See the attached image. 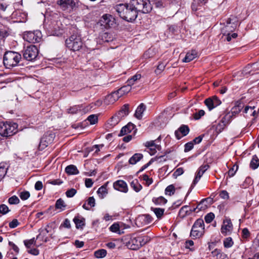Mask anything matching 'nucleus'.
Wrapping results in <instances>:
<instances>
[{"label":"nucleus","mask_w":259,"mask_h":259,"mask_svg":"<svg viewBox=\"0 0 259 259\" xmlns=\"http://www.w3.org/2000/svg\"><path fill=\"white\" fill-rule=\"evenodd\" d=\"M119 16L127 22H133L138 16V12L129 4H120L115 7Z\"/></svg>","instance_id":"1"},{"label":"nucleus","mask_w":259,"mask_h":259,"mask_svg":"<svg viewBox=\"0 0 259 259\" xmlns=\"http://www.w3.org/2000/svg\"><path fill=\"white\" fill-rule=\"evenodd\" d=\"M21 59V55L19 53L13 51H8L4 55L3 62L7 68H10L17 66Z\"/></svg>","instance_id":"2"},{"label":"nucleus","mask_w":259,"mask_h":259,"mask_svg":"<svg viewBox=\"0 0 259 259\" xmlns=\"http://www.w3.org/2000/svg\"><path fill=\"white\" fill-rule=\"evenodd\" d=\"M131 90V86L128 83L126 85H124L119 89L115 92L112 93L108 95L105 101L106 104H113L117 101L120 97L125 94L128 93Z\"/></svg>","instance_id":"3"},{"label":"nucleus","mask_w":259,"mask_h":259,"mask_svg":"<svg viewBox=\"0 0 259 259\" xmlns=\"http://www.w3.org/2000/svg\"><path fill=\"white\" fill-rule=\"evenodd\" d=\"M130 3L137 12L146 14L152 10V6L149 0H131Z\"/></svg>","instance_id":"4"},{"label":"nucleus","mask_w":259,"mask_h":259,"mask_svg":"<svg viewBox=\"0 0 259 259\" xmlns=\"http://www.w3.org/2000/svg\"><path fill=\"white\" fill-rule=\"evenodd\" d=\"M204 233V224L201 219H197L193 224L190 232V236L193 239L199 238Z\"/></svg>","instance_id":"5"},{"label":"nucleus","mask_w":259,"mask_h":259,"mask_svg":"<svg viewBox=\"0 0 259 259\" xmlns=\"http://www.w3.org/2000/svg\"><path fill=\"white\" fill-rule=\"evenodd\" d=\"M66 45L70 49L76 51L79 50L82 47V42L79 36L72 35L66 40Z\"/></svg>","instance_id":"6"},{"label":"nucleus","mask_w":259,"mask_h":259,"mask_svg":"<svg viewBox=\"0 0 259 259\" xmlns=\"http://www.w3.org/2000/svg\"><path fill=\"white\" fill-rule=\"evenodd\" d=\"M55 135L52 131H48L41 138L39 144V149L42 150L52 143L55 139Z\"/></svg>","instance_id":"7"},{"label":"nucleus","mask_w":259,"mask_h":259,"mask_svg":"<svg viewBox=\"0 0 259 259\" xmlns=\"http://www.w3.org/2000/svg\"><path fill=\"white\" fill-rule=\"evenodd\" d=\"M57 4L62 11H65L69 10L73 11L78 8V3L74 0H58Z\"/></svg>","instance_id":"8"},{"label":"nucleus","mask_w":259,"mask_h":259,"mask_svg":"<svg viewBox=\"0 0 259 259\" xmlns=\"http://www.w3.org/2000/svg\"><path fill=\"white\" fill-rule=\"evenodd\" d=\"M41 37V33L39 30L26 32L23 35V39L30 43L39 42Z\"/></svg>","instance_id":"9"},{"label":"nucleus","mask_w":259,"mask_h":259,"mask_svg":"<svg viewBox=\"0 0 259 259\" xmlns=\"http://www.w3.org/2000/svg\"><path fill=\"white\" fill-rule=\"evenodd\" d=\"M38 54L37 48L33 45L27 47L23 51V56L25 59L32 61L36 59Z\"/></svg>","instance_id":"10"},{"label":"nucleus","mask_w":259,"mask_h":259,"mask_svg":"<svg viewBox=\"0 0 259 259\" xmlns=\"http://www.w3.org/2000/svg\"><path fill=\"white\" fill-rule=\"evenodd\" d=\"M99 23L106 28L114 27L116 25L115 19L112 16L108 14L104 15Z\"/></svg>","instance_id":"11"},{"label":"nucleus","mask_w":259,"mask_h":259,"mask_svg":"<svg viewBox=\"0 0 259 259\" xmlns=\"http://www.w3.org/2000/svg\"><path fill=\"white\" fill-rule=\"evenodd\" d=\"M236 18L235 17L229 18L227 21V24L222 29V33L225 35L233 32L236 27Z\"/></svg>","instance_id":"12"},{"label":"nucleus","mask_w":259,"mask_h":259,"mask_svg":"<svg viewBox=\"0 0 259 259\" xmlns=\"http://www.w3.org/2000/svg\"><path fill=\"white\" fill-rule=\"evenodd\" d=\"M233 230V226L231 220L229 218H226L223 222L221 227V232L224 236L230 235Z\"/></svg>","instance_id":"13"},{"label":"nucleus","mask_w":259,"mask_h":259,"mask_svg":"<svg viewBox=\"0 0 259 259\" xmlns=\"http://www.w3.org/2000/svg\"><path fill=\"white\" fill-rule=\"evenodd\" d=\"M231 118L230 114H227L222 119V120L219 122H215L212 126L213 130H224L227 127V124H229V120Z\"/></svg>","instance_id":"14"},{"label":"nucleus","mask_w":259,"mask_h":259,"mask_svg":"<svg viewBox=\"0 0 259 259\" xmlns=\"http://www.w3.org/2000/svg\"><path fill=\"white\" fill-rule=\"evenodd\" d=\"M204 103L209 110H211L220 105L221 104V101L217 96H214L206 99L204 101Z\"/></svg>","instance_id":"15"},{"label":"nucleus","mask_w":259,"mask_h":259,"mask_svg":"<svg viewBox=\"0 0 259 259\" xmlns=\"http://www.w3.org/2000/svg\"><path fill=\"white\" fill-rule=\"evenodd\" d=\"M53 224H48L45 228H41L39 229V234L37 236L36 238H41L42 240H44L45 242L48 241V238L46 237L47 234L51 232L53 229Z\"/></svg>","instance_id":"16"},{"label":"nucleus","mask_w":259,"mask_h":259,"mask_svg":"<svg viewBox=\"0 0 259 259\" xmlns=\"http://www.w3.org/2000/svg\"><path fill=\"white\" fill-rule=\"evenodd\" d=\"M209 167L208 164L202 165L198 168L195 178L193 180L192 185H195L199 181L205 171Z\"/></svg>","instance_id":"17"},{"label":"nucleus","mask_w":259,"mask_h":259,"mask_svg":"<svg viewBox=\"0 0 259 259\" xmlns=\"http://www.w3.org/2000/svg\"><path fill=\"white\" fill-rule=\"evenodd\" d=\"M114 188L119 191L126 193L128 191L127 185L123 180H118L113 184Z\"/></svg>","instance_id":"18"},{"label":"nucleus","mask_w":259,"mask_h":259,"mask_svg":"<svg viewBox=\"0 0 259 259\" xmlns=\"http://www.w3.org/2000/svg\"><path fill=\"white\" fill-rule=\"evenodd\" d=\"M18 124L11 121H0V130H16Z\"/></svg>","instance_id":"19"},{"label":"nucleus","mask_w":259,"mask_h":259,"mask_svg":"<svg viewBox=\"0 0 259 259\" xmlns=\"http://www.w3.org/2000/svg\"><path fill=\"white\" fill-rule=\"evenodd\" d=\"M127 246L132 250H137L142 247L138 237L132 238L128 242Z\"/></svg>","instance_id":"20"},{"label":"nucleus","mask_w":259,"mask_h":259,"mask_svg":"<svg viewBox=\"0 0 259 259\" xmlns=\"http://www.w3.org/2000/svg\"><path fill=\"white\" fill-rule=\"evenodd\" d=\"M167 119L165 117H164V115H160L158 119H157L154 122V128H163L164 127V125L166 123Z\"/></svg>","instance_id":"21"},{"label":"nucleus","mask_w":259,"mask_h":259,"mask_svg":"<svg viewBox=\"0 0 259 259\" xmlns=\"http://www.w3.org/2000/svg\"><path fill=\"white\" fill-rule=\"evenodd\" d=\"M129 113V105L124 104L121 109L115 115L120 120L123 117L127 116Z\"/></svg>","instance_id":"22"},{"label":"nucleus","mask_w":259,"mask_h":259,"mask_svg":"<svg viewBox=\"0 0 259 259\" xmlns=\"http://www.w3.org/2000/svg\"><path fill=\"white\" fill-rule=\"evenodd\" d=\"M73 222L75 224L77 229H82L85 226V219L80 215L75 216L73 220Z\"/></svg>","instance_id":"23"},{"label":"nucleus","mask_w":259,"mask_h":259,"mask_svg":"<svg viewBox=\"0 0 259 259\" xmlns=\"http://www.w3.org/2000/svg\"><path fill=\"white\" fill-rule=\"evenodd\" d=\"M89 122L90 123V124H95L98 122V116L95 114H92L89 116L84 122L80 123V127L81 128H85L86 124Z\"/></svg>","instance_id":"24"},{"label":"nucleus","mask_w":259,"mask_h":259,"mask_svg":"<svg viewBox=\"0 0 259 259\" xmlns=\"http://www.w3.org/2000/svg\"><path fill=\"white\" fill-rule=\"evenodd\" d=\"M61 26H62V24L60 21H54L49 25V28L52 31L53 34L56 35L58 31L60 30Z\"/></svg>","instance_id":"25"},{"label":"nucleus","mask_w":259,"mask_h":259,"mask_svg":"<svg viewBox=\"0 0 259 259\" xmlns=\"http://www.w3.org/2000/svg\"><path fill=\"white\" fill-rule=\"evenodd\" d=\"M198 56V53L195 50H192L190 52H188L185 57L183 59L184 62H189L192 61Z\"/></svg>","instance_id":"26"},{"label":"nucleus","mask_w":259,"mask_h":259,"mask_svg":"<svg viewBox=\"0 0 259 259\" xmlns=\"http://www.w3.org/2000/svg\"><path fill=\"white\" fill-rule=\"evenodd\" d=\"M120 121L119 118L115 115L113 116L107 122L106 127L108 128H113Z\"/></svg>","instance_id":"27"},{"label":"nucleus","mask_w":259,"mask_h":259,"mask_svg":"<svg viewBox=\"0 0 259 259\" xmlns=\"http://www.w3.org/2000/svg\"><path fill=\"white\" fill-rule=\"evenodd\" d=\"M143 158V155L142 153H137L134 154L129 159L128 162L130 164H135L140 161Z\"/></svg>","instance_id":"28"},{"label":"nucleus","mask_w":259,"mask_h":259,"mask_svg":"<svg viewBox=\"0 0 259 259\" xmlns=\"http://www.w3.org/2000/svg\"><path fill=\"white\" fill-rule=\"evenodd\" d=\"M145 105L143 103H141L137 107L135 113V116L139 119L142 118L143 112L145 111Z\"/></svg>","instance_id":"29"},{"label":"nucleus","mask_w":259,"mask_h":259,"mask_svg":"<svg viewBox=\"0 0 259 259\" xmlns=\"http://www.w3.org/2000/svg\"><path fill=\"white\" fill-rule=\"evenodd\" d=\"M152 217L149 214H143L139 216L137 219V221H143L144 225L149 224L152 222Z\"/></svg>","instance_id":"30"},{"label":"nucleus","mask_w":259,"mask_h":259,"mask_svg":"<svg viewBox=\"0 0 259 259\" xmlns=\"http://www.w3.org/2000/svg\"><path fill=\"white\" fill-rule=\"evenodd\" d=\"M65 172L68 175H76L79 174V171L76 166L72 164L66 166L65 168Z\"/></svg>","instance_id":"31"},{"label":"nucleus","mask_w":259,"mask_h":259,"mask_svg":"<svg viewBox=\"0 0 259 259\" xmlns=\"http://www.w3.org/2000/svg\"><path fill=\"white\" fill-rule=\"evenodd\" d=\"M114 38L113 35L111 33L105 32L101 35V39L104 42L112 41Z\"/></svg>","instance_id":"32"},{"label":"nucleus","mask_w":259,"mask_h":259,"mask_svg":"<svg viewBox=\"0 0 259 259\" xmlns=\"http://www.w3.org/2000/svg\"><path fill=\"white\" fill-rule=\"evenodd\" d=\"M259 166V159L256 155H254L252 156V159L250 163V167L252 169H256Z\"/></svg>","instance_id":"33"},{"label":"nucleus","mask_w":259,"mask_h":259,"mask_svg":"<svg viewBox=\"0 0 259 259\" xmlns=\"http://www.w3.org/2000/svg\"><path fill=\"white\" fill-rule=\"evenodd\" d=\"M189 206L185 205L181 208L179 210V215L182 218H184L186 215H190V212L188 209Z\"/></svg>","instance_id":"34"},{"label":"nucleus","mask_w":259,"mask_h":259,"mask_svg":"<svg viewBox=\"0 0 259 259\" xmlns=\"http://www.w3.org/2000/svg\"><path fill=\"white\" fill-rule=\"evenodd\" d=\"M131 186L137 192H139L142 188L137 180L133 181L131 183Z\"/></svg>","instance_id":"35"},{"label":"nucleus","mask_w":259,"mask_h":259,"mask_svg":"<svg viewBox=\"0 0 259 259\" xmlns=\"http://www.w3.org/2000/svg\"><path fill=\"white\" fill-rule=\"evenodd\" d=\"M151 209L154 212L157 218L159 219H161L164 212V209L161 208H151Z\"/></svg>","instance_id":"36"},{"label":"nucleus","mask_w":259,"mask_h":259,"mask_svg":"<svg viewBox=\"0 0 259 259\" xmlns=\"http://www.w3.org/2000/svg\"><path fill=\"white\" fill-rule=\"evenodd\" d=\"M66 205L65 204L64 200L61 198H59L56 201L55 204V207L57 209H60L61 210H64Z\"/></svg>","instance_id":"37"},{"label":"nucleus","mask_w":259,"mask_h":259,"mask_svg":"<svg viewBox=\"0 0 259 259\" xmlns=\"http://www.w3.org/2000/svg\"><path fill=\"white\" fill-rule=\"evenodd\" d=\"M141 77L140 74H136V75L132 76L131 78L128 79L127 81V83L132 86L135 82L139 80Z\"/></svg>","instance_id":"38"},{"label":"nucleus","mask_w":259,"mask_h":259,"mask_svg":"<svg viewBox=\"0 0 259 259\" xmlns=\"http://www.w3.org/2000/svg\"><path fill=\"white\" fill-rule=\"evenodd\" d=\"M223 244L225 248H230L233 245L234 242L232 238L229 237L224 240Z\"/></svg>","instance_id":"39"},{"label":"nucleus","mask_w":259,"mask_h":259,"mask_svg":"<svg viewBox=\"0 0 259 259\" xmlns=\"http://www.w3.org/2000/svg\"><path fill=\"white\" fill-rule=\"evenodd\" d=\"M153 202L157 205L164 204L167 202V200L162 196L153 199Z\"/></svg>","instance_id":"40"},{"label":"nucleus","mask_w":259,"mask_h":259,"mask_svg":"<svg viewBox=\"0 0 259 259\" xmlns=\"http://www.w3.org/2000/svg\"><path fill=\"white\" fill-rule=\"evenodd\" d=\"M107 251L105 249H101L96 251L94 255L97 258H103L106 256Z\"/></svg>","instance_id":"41"},{"label":"nucleus","mask_w":259,"mask_h":259,"mask_svg":"<svg viewBox=\"0 0 259 259\" xmlns=\"http://www.w3.org/2000/svg\"><path fill=\"white\" fill-rule=\"evenodd\" d=\"M254 106H246L244 109V112L246 113L250 114V115L253 116H256L257 113L255 110H254Z\"/></svg>","instance_id":"42"},{"label":"nucleus","mask_w":259,"mask_h":259,"mask_svg":"<svg viewBox=\"0 0 259 259\" xmlns=\"http://www.w3.org/2000/svg\"><path fill=\"white\" fill-rule=\"evenodd\" d=\"M189 131H175V136L177 139H180L182 137L186 136Z\"/></svg>","instance_id":"43"},{"label":"nucleus","mask_w":259,"mask_h":259,"mask_svg":"<svg viewBox=\"0 0 259 259\" xmlns=\"http://www.w3.org/2000/svg\"><path fill=\"white\" fill-rule=\"evenodd\" d=\"M138 237L142 246L149 242L151 240V238L148 236H138Z\"/></svg>","instance_id":"44"},{"label":"nucleus","mask_w":259,"mask_h":259,"mask_svg":"<svg viewBox=\"0 0 259 259\" xmlns=\"http://www.w3.org/2000/svg\"><path fill=\"white\" fill-rule=\"evenodd\" d=\"M175 191V188L174 185H170L168 186L165 190V193L166 195H168L169 196H171V195L174 194Z\"/></svg>","instance_id":"45"},{"label":"nucleus","mask_w":259,"mask_h":259,"mask_svg":"<svg viewBox=\"0 0 259 259\" xmlns=\"http://www.w3.org/2000/svg\"><path fill=\"white\" fill-rule=\"evenodd\" d=\"M97 193L99 194L101 198H103L104 196L107 193L106 188L104 186H101L98 189Z\"/></svg>","instance_id":"46"},{"label":"nucleus","mask_w":259,"mask_h":259,"mask_svg":"<svg viewBox=\"0 0 259 259\" xmlns=\"http://www.w3.org/2000/svg\"><path fill=\"white\" fill-rule=\"evenodd\" d=\"M16 132H13V131H0V135L4 137H9L14 134Z\"/></svg>","instance_id":"47"},{"label":"nucleus","mask_w":259,"mask_h":259,"mask_svg":"<svg viewBox=\"0 0 259 259\" xmlns=\"http://www.w3.org/2000/svg\"><path fill=\"white\" fill-rule=\"evenodd\" d=\"M8 202L10 204H17L20 202V200L17 196L14 195L9 198Z\"/></svg>","instance_id":"48"},{"label":"nucleus","mask_w":259,"mask_h":259,"mask_svg":"<svg viewBox=\"0 0 259 259\" xmlns=\"http://www.w3.org/2000/svg\"><path fill=\"white\" fill-rule=\"evenodd\" d=\"M8 35V32L6 29L0 24V40L7 36Z\"/></svg>","instance_id":"49"},{"label":"nucleus","mask_w":259,"mask_h":259,"mask_svg":"<svg viewBox=\"0 0 259 259\" xmlns=\"http://www.w3.org/2000/svg\"><path fill=\"white\" fill-rule=\"evenodd\" d=\"M36 243V240L34 238H33L29 240H25L24 241V244L25 246L27 248H30L31 246L33 244H35Z\"/></svg>","instance_id":"50"},{"label":"nucleus","mask_w":259,"mask_h":259,"mask_svg":"<svg viewBox=\"0 0 259 259\" xmlns=\"http://www.w3.org/2000/svg\"><path fill=\"white\" fill-rule=\"evenodd\" d=\"M214 218V213L212 212H209L205 216L204 220L206 223H210L212 221Z\"/></svg>","instance_id":"51"},{"label":"nucleus","mask_w":259,"mask_h":259,"mask_svg":"<svg viewBox=\"0 0 259 259\" xmlns=\"http://www.w3.org/2000/svg\"><path fill=\"white\" fill-rule=\"evenodd\" d=\"M19 197L23 200H26L30 197V193L27 191H24L19 193Z\"/></svg>","instance_id":"52"},{"label":"nucleus","mask_w":259,"mask_h":259,"mask_svg":"<svg viewBox=\"0 0 259 259\" xmlns=\"http://www.w3.org/2000/svg\"><path fill=\"white\" fill-rule=\"evenodd\" d=\"M241 108H242L241 106H239V105L236 106L232 109L231 115L230 113H229L228 114H230L231 115V117L232 116H234V115H236V114H238V113H239L241 111Z\"/></svg>","instance_id":"53"},{"label":"nucleus","mask_w":259,"mask_h":259,"mask_svg":"<svg viewBox=\"0 0 259 259\" xmlns=\"http://www.w3.org/2000/svg\"><path fill=\"white\" fill-rule=\"evenodd\" d=\"M165 66V64L162 63H159L157 66L156 69L155 70V73L157 74H160L164 69Z\"/></svg>","instance_id":"54"},{"label":"nucleus","mask_w":259,"mask_h":259,"mask_svg":"<svg viewBox=\"0 0 259 259\" xmlns=\"http://www.w3.org/2000/svg\"><path fill=\"white\" fill-rule=\"evenodd\" d=\"M10 211L8 207L5 204L0 205V213L2 214H6Z\"/></svg>","instance_id":"55"},{"label":"nucleus","mask_w":259,"mask_h":259,"mask_svg":"<svg viewBox=\"0 0 259 259\" xmlns=\"http://www.w3.org/2000/svg\"><path fill=\"white\" fill-rule=\"evenodd\" d=\"M205 114V112L203 110H200L198 112L193 114L194 118L196 120L200 119Z\"/></svg>","instance_id":"56"},{"label":"nucleus","mask_w":259,"mask_h":259,"mask_svg":"<svg viewBox=\"0 0 259 259\" xmlns=\"http://www.w3.org/2000/svg\"><path fill=\"white\" fill-rule=\"evenodd\" d=\"M193 147H194V143H193V142L191 141V142H188L185 145L184 151L185 152H189L193 148Z\"/></svg>","instance_id":"57"},{"label":"nucleus","mask_w":259,"mask_h":259,"mask_svg":"<svg viewBox=\"0 0 259 259\" xmlns=\"http://www.w3.org/2000/svg\"><path fill=\"white\" fill-rule=\"evenodd\" d=\"M238 169V166L237 165H234L233 166V167L229 169V170L228 171V176L230 177H233L235 175L236 171Z\"/></svg>","instance_id":"58"},{"label":"nucleus","mask_w":259,"mask_h":259,"mask_svg":"<svg viewBox=\"0 0 259 259\" xmlns=\"http://www.w3.org/2000/svg\"><path fill=\"white\" fill-rule=\"evenodd\" d=\"M184 173L183 168L180 167L177 168L173 173V176L175 178H177L178 177L182 175Z\"/></svg>","instance_id":"59"},{"label":"nucleus","mask_w":259,"mask_h":259,"mask_svg":"<svg viewBox=\"0 0 259 259\" xmlns=\"http://www.w3.org/2000/svg\"><path fill=\"white\" fill-rule=\"evenodd\" d=\"M88 205L91 208L95 206V199L94 197H90L87 200Z\"/></svg>","instance_id":"60"},{"label":"nucleus","mask_w":259,"mask_h":259,"mask_svg":"<svg viewBox=\"0 0 259 259\" xmlns=\"http://www.w3.org/2000/svg\"><path fill=\"white\" fill-rule=\"evenodd\" d=\"M76 192L75 189L71 188L66 192V195L67 197H72L76 193Z\"/></svg>","instance_id":"61"},{"label":"nucleus","mask_w":259,"mask_h":259,"mask_svg":"<svg viewBox=\"0 0 259 259\" xmlns=\"http://www.w3.org/2000/svg\"><path fill=\"white\" fill-rule=\"evenodd\" d=\"M110 230L113 232L117 233L119 231V226L117 223H114L110 227Z\"/></svg>","instance_id":"62"},{"label":"nucleus","mask_w":259,"mask_h":259,"mask_svg":"<svg viewBox=\"0 0 259 259\" xmlns=\"http://www.w3.org/2000/svg\"><path fill=\"white\" fill-rule=\"evenodd\" d=\"M250 236V232L248 229L244 228L242 231V237L247 239Z\"/></svg>","instance_id":"63"},{"label":"nucleus","mask_w":259,"mask_h":259,"mask_svg":"<svg viewBox=\"0 0 259 259\" xmlns=\"http://www.w3.org/2000/svg\"><path fill=\"white\" fill-rule=\"evenodd\" d=\"M62 227L70 229L71 228L70 221L68 219H65L63 223L61 224V226H60V228H61Z\"/></svg>","instance_id":"64"}]
</instances>
